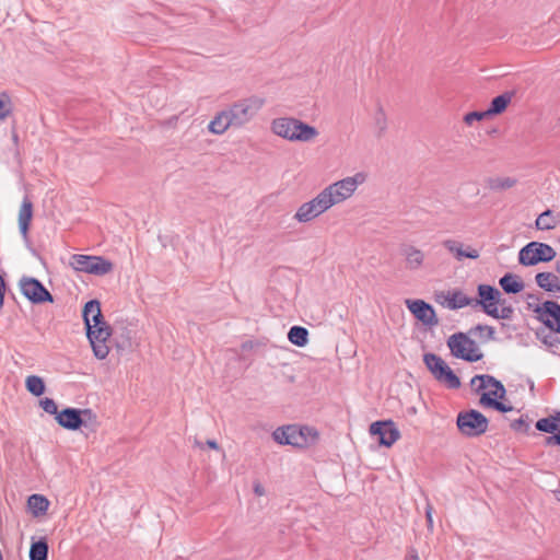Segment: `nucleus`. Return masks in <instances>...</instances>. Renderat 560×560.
I'll use <instances>...</instances> for the list:
<instances>
[{
  "label": "nucleus",
  "mask_w": 560,
  "mask_h": 560,
  "mask_svg": "<svg viewBox=\"0 0 560 560\" xmlns=\"http://www.w3.org/2000/svg\"><path fill=\"white\" fill-rule=\"evenodd\" d=\"M265 105V100L258 95L240 98L214 115L208 125V130L221 136L228 129H242L248 125Z\"/></svg>",
  "instance_id": "f257e3e1"
},
{
  "label": "nucleus",
  "mask_w": 560,
  "mask_h": 560,
  "mask_svg": "<svg viewBox=\"0 0 560 560\" xmlns=\"http://www.w3.org/2000/svg\"><path fill=\"white\" fill-rule=\"evenodd\" d=\"M368 173L360 171L324 188L315 198L304 202L299 210H329L351 198L359 186L368 180Z\"/></svg>",
  "instance_id": "f03ea898"
},
{
  "label": "nucleus",
  "mask_w": 560,
  "mask_h": 560,
  "mask_svg": "<svg viewBox=\"0 0 560 560\" xmlns=\"http://www.w3.org/2000/svg\"><path fill=\"white\" fill-rule=\"evenodd\" d=\"M82 315L93 353L98 360H104L109 353L107 341L112 335V328L104 320L100 302L89 301L84 305Z\"/></svg>",
  "instance_id": "7ed1b4c3"
},
{
  "label": "nucleus",
  "mask_w": 560,
  "mask_h": 560,
  "mask_svg": "<svg viewBox=\"0 0 560 560\" xmlns=\"http://www.w3.org/2000/svg\"><path fill=\"white\" fill-rule=\"evenodd\" d=\"M271 132L290 142L308 143L316 140L319 131L295 117H278L270 122Z\"/></svg>",
  "instance_id": "20e7f679"
},
{
  "label": "nucleus",
  "mask_w": 560,
  "mask_h": 560,
  "mask_svg": "<svg viewBox=\"0 0 560 560\" xmlns=\"http://www.w3.org/2000/svg\"><path fill=\"white\" fill-rule=\"evenodd\" d=\"M478 299L472 298V307L481 306L482 311L498 319H510L513 315L511 305L505 304L501 292L494 287L488 284L478 285Z\"/></svg>",
  "instance_id": "39448f33"
},
{
  "label": "nucleus",
  "mask_w": 560,
  "mask_h": 560,
  "mask_svg": "<svg viewBox=\"0 0 560 560\" xmlns=\"http://www.w3.org/2000/svg\"><path fill=\"white\" fill-rule=\"evenodd\" d=\"M447 346L455 358L468 362L479 361L483 357L476 341L468 338L464 332L453 334L447 340Z\"/></svg>",
  "instance_id": "423d86ee"
},
{
  "label": "nucleus",
  "mask_w": 560,
  "mask_h": 560,
  "mask_svg": "<svg viewBox=\"0 0 560 560\" xmlns=\"http://www.w3.org/2000/svg\"><path fill=\"white\" fill-rule=\"evenodd\" d=\"M423 362L434 378L440 383L445 384L448 388H458L460 386L459 378L441 357L434 353H425L423 355Z\"/></svg>",
  "instance_id": "0eeeda50"
},
{
  "label": "nucleus",
  "mask_w": 560,
  "mask_h": 560,
  "mask_svg": "<svg viewBox=\"0 0 560 560\" xmlns=\"http://www.w3.org/2000/svg\"><path fill=\"white\" fill-rule=\"evenodd\" d=\"M555 249L539 242H530L518 253V261L524 266H534L538 262L550 261L555 258Z\"/></svg>",
  "instance_id": "6e6552de"
},
{
  "label": "nucleus",
  "mask_w": 560,
  "mask_h": 560,
  "mask_svg": "<svg viewBox=\"0 0 560 560\" xmlns=\"http://www.w3.org/2000/svg\"><path fill=\"white\" fill-rule=\"evenodd\" d=\"M456 423L460 433L466 436L481 435L488 429V419L476 410L459 412Z\"/></svg>",
  "instance_id": "1a4fd4ad"
},
{
  "label": "nucleus",
  "mask_w": 560,
  "mask_h": 560,
  "mask_svg": "<svg viewBox=\"0 0 560 560\" xmlns=\"http://www.w3.org/2000/svg\"><path fill=\"white\" fill-rule=\"evenodd\" d=\"M70 265L78 271L103 276L112 271L110 261L100 256L73 255Z\"/></svg>",
  "instance_id": "9d476101"
},
{
  "label": "nucleus",
  "mask_w": 560,
  "mask_h": 560,
  "mask_svg": "<svg viewBox=\"0 0 560 560\" xmlns=\"http://www.w3.org/2000/svg\"><path fill=\"white\" fill-rule=\"evenodd\" d=\"M371 435L378 436L381 445L390 447L400 439V432L392 420L375 421L370 425Z\"/></svg>",
  "instance_id": "9b49d317"
},
{
  "label": "nucleus",
  "mask_w": 560,
  "mask_h": 560,
  "mask_svg": "<svg viewBox=\"0 0 560 560\" xmlns=\"http://www.w3.org/2000/svg\"><path fill=\"white\" fill-rule=\"evenodd\" d=\"M470 384L477 392L483 389L481 397L489 399H501L506 393L502 383L490 375H476L471 378Z\"/></svg>",
  "instance_id": "f8f14e48"
},
{
  "label": "nucleus",
  "mask_w": 560,
  "mask_h": 560,
  "mask_svg": "<svg viewBox=\"0 0 560 560\" xmlns=\"http://www.w3.org/2000/svg\"><path fill=\"white\" fill-rule=\"evenodd\" d=\"M20 288L23 295L35 304L52 302L48 290L35 278L24 277L20 280Z\"/></svg>",
  "instance_id": "ddd939ff"
},
{
  "label": "nucleus",
  "mask_w": 560,
  "mask_h": 560,
  "mask_svg": "<svg viewBox=\"0 0 560 560\" xmlns=\"http://www.w3.org/2000/svg\"><path fill=\"white\" fill-rule=\"evenodd\" d=\"M534 312L537 318L541 320L548 328L560 334V304L553 301H545L536 305Z\"/></svg>",
  "instance_id": "4468645a"
},
{
  "label": "nucleus",
  "mask_w": 560,
  "mask_h": 560,
  "mask_svg": "<svg viewBox=\"0 0 560 560\" xmlns=\"http://www.w3.org/2000/svg\"><path fill=\"white\" fill-rule=\"evenodd\" d=\"M410 313L424 326L434 327L439 324L434 308L423 300H406Z\"/></svg>",
  "instance_id": "2eb2a0df"
},
{
  "label": "nucleus",
  "mask_w": 560,
  "mask_h": 560,
  "mask_svg": "<svg viewBox=\"0 0 560 560\" xmlns=\"http://www.w3.org/2000/svg\"><path fill=\"white\" fill-rule=\"evenodd\" d=\"M436 301L450 310H458L466 306L472 307V298L467 296L460 290L442 292L436 295Z\"/></svg>",
  "instance_id": "dca6fc26"
},
{
  "label": "nucleus",
  "mask_w": 560,
  "mask_h": 560,
  "mask_svg": "<svg viewBox=\"0 0 560 560\" xmlns=\"http://www.w3.org/2000/svg\"><path fill=\"white\" fill-rule=\"evenodd\" d=\"M81 409L66 408L56 416L59 425L68 430H78L82 425Z\"/></svg>",
  "instance_id": "f3484780"
},
{
  "label": "nucleus",
  "mask_w": 560,
  "mask_h": 560,
  "mask_svg": "<svg viewBox=\"0 0 560 560\" xmlns=\"http://www.w3.org/2000/svg\"><path fill=\"white\" fill-rule=\"evenodd\" d=\"M400 253L405 258L406 268L409 270H418L422 268L424 255L421 249L413 245H402Z\"/></svg>",
  "instance_id": "a211bd4d"
},
{
  "label": "nucleus",
  "mask_w": 560,
  "mask_h": 560,
  "mask_svg": "<svg viewBox=\"0 0 560 560\" xmlns=\"http://www.w3.org/2000/svg\"><path fill=\"white\" fill-rule=\"evenodd\" d=\"M518 179L513 176L495 175L486 179V186L491 191L502 192L516 186Z\"/></svg>",
  "instance_id": "6ab92c4d"
},
{
  "label": "nucleus",
  "mask_w": 560,
  "mask_h": 560,
  "mask_svg": "<svg viewBox=\"0 0 560 560\" xmlns=\"http://www.w3.org/2000/svg\"><path fill=\"white\" fill-rule=\"evenodd\" d=\"M445 248H447L458 260L464 258L477 259L479 257V252L475 248L467 247L464 248L463 244L456 241H445Z\"/></svg>",
  "instance_id": "aec40b11"
},
{
  "label": "nucleus",
  "mask_w": 560,
  "mask_h": 560,
  "mask_svg": "<svg viewBox=\"0 0 560 560\" xmlns=\"http://www.w3.org/2000/svg\"><path fill=\"white\" fill-rule=\"evenodd\" d=\"M537 284L548 292H560V278L552 272H539L536 275Z\"/></svg>",
  "instance_id": "412c9836"
},
{
  "label": "nucleus",
  "mask_w": 560,
  "mask_h": 560,
  "mask_svg": "<svg viewBox=\"0 0 560 560\" xmlns=\"http://www.w3.org/2000/svg\"><path fill=\"white\" fill-rule=\"evenodd\" d=\"M499 283L506 293H518L524 289V283L521 278L513 273L504 275Z\"/></svg>",
  "instance_id": "4be33fe9"
},
{
  "label": "nucleus",
  "mask_w": 560,
  "mask_h": 560,
  "mask_svg": "<svg viewBox=\"0 0 560 560\" xmlns=\"http://www.w3.org/2000/svg\"><path fill=\"white\" fill-rule=\"evenodd\" d=\"M288 339L298 347H304L308 342V331L304 327L293 326L289 330Z\"/></svg>",
  "instance_id": "5701e85b"
},
{
  "label": "nucleus",
  "mask_w": 560,
  "mask_h": 560,
  "mask_svg": "<svg viewBox=\"0 0 560 560\" xmlns=\"http://www.w3.org/2000/svg\"><path fill=\"white\" fill-rule=\"evenodd\" d=\"M559 222V215L556 212H540L536 219V226L539 230L553 229Z\"/></svg>",
  "instance_id": "b1692460"
},
{
  "label": "nucleus",
  "mask_w": 560,
  "mask_h": 560,
  "mask_svg": "<svg viewBox=\"0 0 560 560\" xmlns=\"http://www.w3.org/2000/svg\"><path fill=\"white\" fill-rule=\"evenodd\" d=\"M82 428L88 432H95L100 425L97 416L91 409H81Z\"/></svg>",
  "instance_id": "393cba45"
},
{
  "label": "nucleus",
  "mask_w": 560,
  "mask_h": 560,
  "mask_svg": "<svg viewBox=\"0 0 560 560\" xmlns=\"http://www.w3.org/2000/svg\"><path fill=\"white\" fill-rule=\"evenodd\" d=\"M25 387L31 394L37 397L45 393V383L43 378L37 375L27 376Z\"/></svg>",
  "instance_id": "a878e982"
},
{
  "label": "nucleus",
  "mask_w": 560,
  "mask_h": 560,
  "mask_svg": "<svg viewBox=\"0 0 560 560\" xmlns=\"http://www.w3.org/2000/svg\"><path fill=\"white\" fill-rule=\"evenodd\" d=\"M510 102L511 96L509 94H501L494 97L490 104V107L487 109L488 115L490 116L501 114Z\"/></svg>",
  "instance_id": "bb28decb"
},
{
  "label": "nucleus",
  "mask_w": 560,
  "mask_h": 560,
  "mask_svg": "<svg viewBox=\"0 0 560 560\" xmlns=\"http://www.w3.org/2000/svg\"><path fill=\"white\" fill-rule=\"evenodd\" d=\"M28 508L32 510L34 514L45 513L48 509L49 502L48 500L40 494H32L28 498Z\"/></svg>",
  "instance_id": "cd10ccee"
},
{
  "label": "nucleus",
  "mask_w": 560,
  "mask_h": 560,
  "mask_svg": "<svg viewBox=\"0 0 560 560\" xmlns=\"http://www.w3.org/2000/svg\"><path fill=\"white\" fill-rule=\"evenodd\" d=\"M48 545L46 541L39 540L31 546L30 559L31 560H47Z\"/></svg>",
  "instance_id": "c85d7f7f"
},
{
  "label": "nucleus",
  "mask_w": 560,
  "mask_h": 560,
  "mask_svg": "<svg viewBox=\"0 0 560 560\" xmlns=\"http://www.w3.org/2000/svg\"><path fill=\"white\" fill-rule=\"evenodd\" d=\"M535 427L538 431L546 433H555L559 428L553 415L539 419Z\"/></svg>",
  "instance_id": "c756f323"
},
{
  "label": "nucleus",
  "mask_w": 560,
  "mask_h": 560,
  "mask_svg": "<svg viewBox=\"0 0 560 560\" xmlns=\"http://www.w3.org/2000/svg\"><path fill=\"white\" fill-rule=\"evenodd\" d=\"M300 431L303 432L301 435L303 442V448L314 445L318 439V432L312 427H300Z\"/></svg>",
  "instance_id": "7c9ffc66"
},
{
  "label": "nucleus",
  "mask_w": 560,
  "mask_h": 560,
  "mask_svg": "<svg viewBox=\"0 0 560 560\" xmlns=\"http://www.w3.org/2000/svg\"><path fill=\"white\" fill-rule=\"evenodd\" d=\"M33 219V212H20L19 214V230L24 238L28 240V228Z\"/></svg>",
  "instance_id": "2f4dec72"
},
{
  "label": "nucleus",
  "mask_w": 560,
  "mask_h": 560,
  "mask_svg": "<svg viewBox=\"0 0 560 560\" xmlns=\"http://www.w3.org/2000/svg\"><path fill=\"white\" fill-rule=\"evenodd\" d=\"M374 125L378 130V133L382 135L387 129V116L384 108L378 105L376 112L374 114Z\"/></svg>",
  "instance_id": "473e14b6"
},
{
  "label": "nucleus",
  "mask_w": 560,
  "mask_h": 560,
  "mask_svg": "<svg viewBox=\"0 0 560 560\" xmlns=\"http://www.w3.org/2000/svg\"><path fill=\"white\" fill-rule=\"evenodd\" d=\"M13 110L11 97L7 93H0V121L4 120Z\"/></svg>",
  "instance_id": "72a5a7b5"
},
{
  "label": "nucleus",
  "mask_w": 560,
  "mask_h": 560,
  "mask_svg": "<svg viewBox=\"0 0 560 560\" xmlns=\"http://www.w3.org/2000/svg\"><path fill=\"white\" fill-rule=\"evenodd\" d=\"M302 434L303 432L300 431V427L288 425L289 445L303 448Z\"/></svg>",
  "instance_id": "f704fd0d"
},
{
  "label": "nucleus",
  "mask_w": 560,
  "mask_h": 560,
  "mask_svg": "<svg viewBox=\"0 0 560 560\" xmlns=\"http://www.w3.org/2000/svg\"><path fill=\"white\" fill-rule=\"evenodd\" d=\"M480 405L491 407L500 412H508L512 410L511 406H506L497 399H489L488 397H480Z\"/></svg>",
  "instance_id": "c9c22d12"
},
{
  "label": "nucleus",
  "mask_w": 560,
  "mask_h": 560,
  "mask_svg": "<svg viewBox=\"0 0 560 560\" xmlns=\"http://www.w3.org/2000/svg\"><path fill=\"white\" fill-rule=\"evenodd\" d=\"M471 332H474L479 338L485 341L491 340L494 338V328L491 326L477 325Z\"/></svg>",
  "instance_id": "e433bc0d"
},
{
  "label": "nucleus",
  "mask_w": 560,
  "mask_h": 560,
  "mask_svg": "<svg viewBox=\"0 0 560 560\" xmlns=\"http://www.w3.org/2000/svg\"><path fill=\"white\" fill-rule=\"evenodd\" d=\"M272 438L281 445H289L288 427L276 429L272 433Z\"/></svg>",
  "instance_id": "4c0bfd02"
},
{
  "label": "nucleus",
  "mask_w": 560,
  "mask_h": 560,
  "mask_svg": "<svg viewBox=\"0 0 560 560\" xmlns=\"http://www.w3.org/2000/svg\"><path fill=\"white\" fill-rule=\"evenodd\" d=\"M488 115L487 110L485 112H470L464 116V121L466 125L471 126L475 121H480L486 118Z\"/></svg>",
  "instance_id": "58836bf2"
},
{
  "label": "nucleus",
  "mask_w": 560,
  "mask_h": 560,
  "mask_svg": "<svg viewBox=\"0 0 560 560\" xmlns=\"http://www.w3.org/2000/svg\"><path fill=\"white\" fill-rule=\"evenodd\" d=\"M40 407L44 409V411H46L49 415L57 416L59 413L58 412V408H57V404L51 398L46 397V398L42 399L40 400Z\"/></svg>",
  "instance_id": "ea45409f"
},
{
  "label": "nucleus",
  "mask_w": 560,
  "mask_h": 560,
  "mask_svg": "<svg viewBox=\"0 0 560 560\" xmlns=\"http://www.w3.org/2000/svg\"><path fill=\"white\" fill-rule=\"evenodd\" d=\"M320 212H295L292 217V220L299 222V223H304V222H308V221H312L313 219H315Z\"/></svg>",
  "instance_id": "a19ab883"
},
{
  "label": "nucleus",
  "mask_w": 560,
  "mask_h": 560,
  "mask_svg": "<svg viewBox=\"0 0 560 560\" xmlns=\"http://www.w3.org/2000/svg\"><path fill=\"white\" fill-rule=\"evenodd\" d=\"M545 444L547 446H552V445H560V432L553 434V435H549L545 439Z\"/></svg>",
  "instance_id": "79ce46f5"
},
{
  "label": "nucleus",
  "mask_w": 560,
  "mask_h": 560,
  "mask_svg": "<svg viewBox=\"0 0 560 560\" xmlns=\"http://www.w3.org/2000/svg\"><path fill=\"white\" fill-rule=\"evenodd\" d=\"M254 493L261 497L266 493L264 486L260 482H255L253 487Z\"/></svg>",
  "instance_id": "37998d69"
},
{
  "label": "nucleus",
  "mask_w": 560,
  "mask_h": 560,
  "mask_svg": "<svg viewBox=\"0 0 560 560\" xmlns=\"http://www.w3.org/2000/svg\"><path fill=\"white\" fill-rule=\"evenodd\" d=\"M406 560H420L416 550L411 549L406 556Z\"/></svg>",
  "instance_id": "c03bdc74"
},
{
  "label": "nucleus",
  "mask_w": 560,
  "mask_h": 560,
  "mask_svg": "<svg viewBox=\"0 0 560 560\" xmlns=\"http://www.w3.org/2000/svg\"><path fill=\"white\" fill-rule=\"evenodd\" d=\"M32 207H33L32 202L27 199H24L20 210H32Z\"/></svg>",
  "instance_id": "a18cd8bd"
},
{
  "label": "nucleus",
  "mask_w": 560,
  "mask_h": 560,
  "mask_svg": "<svg viewBox=\"0 0 560 560\" xmlns=\"http://www.w3.org/2000/svg\"><path fill=\"white\" fill-rule=\"evenodd\" d=\"M207 445L212 450H219V445L214 440H208Z\"/></svg>",
  "instance_id": "49530a36"
},
{
  "label": "nucleus",
  "mask_w": 560,
  "mask_h": 560,
  "mask_svg": "<svg viewBox=\"0 0 560 560\" xmlns=\"http://www.w3.org/2000/svg\"><path fill=\"white\" fill-rule=\"evenodd\" d=\"M427 518H428V522L429 524H432V516H431V511H427Z\"/></svg>",
  "instance_id": "de8ad7c7"
},
{
  "label": "nucleus",
  "mask_w": 560,
  "mask_h": 560,
  "mask_svg": "<svg viewBox=\"0 0 560 560\" xmlns=\"http://www.w3.org/2000/svg\"><path fill=\"white\" fill-rule=\"evenodd\" d=\"M553 416L557 421V424L559 425L560 424V412H556V415H553Z\"/></svg>",
  "instance_id": "09e8293b"
},
{
  "label": "nucleus",
  "mask_w": 560,
  "mask_h": 560,
  "mask_svg": "<svg viewBox=\"0 0 560 560\" xmlns=\"http://www.w3.org/2000/svg\"><path fill=\"white\" fill-rule=\"evenodd\" d=\"M195 444L198 446V447H201V443L196 441Z\"/></svg>",
  "instance_id": "8fccbe9b"
}]
</instances>
